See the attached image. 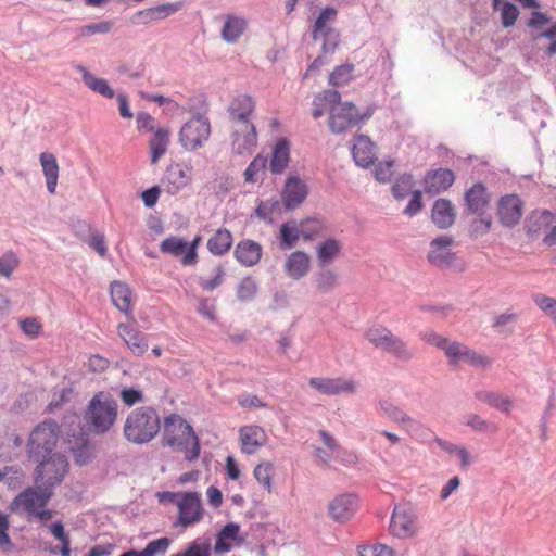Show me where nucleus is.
Here are the masks:
<instances>
[{
  "label": "nucleus",
  "instance_id": "nucleus-20",
  "mask_svg": "<svg viewBox=\"0 0 556 556\" xmlns=\"http://www.w3.org/2000/svg\"><path fill=\"white\" fill-rule=\"evenodd\" d=\"M454 240L451 236H441L430 242L428 260L434 266H448L454 261V253L451 248Z\"/></svg>",
  "mask_w": 556,
  "mask_h": 556
},
{
  "label": "nucleus",
  "instance_id": "nucleus-37",
  "mask_svg": "<svg viewBox=\"0 0 556 556\" xmlns=\"http://www.w3.org/2000/svg\"><path fill=\"white\" fill-rule=\"evenodd\" d=\"M111 299L121 312L128 314L131 311V290L126 283L114 281L111 285Z\"/></svg>",
  "mask_w": 556,
  "mask_h": 556
},
{
  "label": "nucleus",
  "instance_id": "nucleus-49",
  "mask_svg": "<svg viewBox=\"0 0 556 556\" xmlns=\"http://www.w3.org/2000/svg\"><path fill=\"white\" fill-rule=\"evenodd\" d=\"M533 302L556 326V299L538 293L533 296Z\"/></svg>",
  "mask_w": 556,
  "mask_h": 556
},
{
  "label": "nucleus",
  "instance_id": "nucleus-45",
  "mask_svg": "<svg viewBox=\"0 0 556 556\" xmlns=\"http://www.w3.org/2000/svg\"><path fill=\"white\" fill-rule=\"evenodd\" d=\"M478 400L489 404L490 406L498 409L502 413L508 414L513 407L510 399L492 392H479L477 393Z\"/></svg>",
  "mask_w": 556,
  "mask_h": 556
},
{
  "label": "nucleus",
  "instance_id": "nucleus-57",
  "mask_svg": "<svg viewBox=\"0 0 556 556\" xmlns=\"http://www.w3.org/2000/svg\"><path fill=\"white\" fill-rule=\"evenodd\" d=\"M466 424L470 426L473 430L479 432H496L498 430L497 426L491 421H488L481 418L479 415H470L467 418Z\"/></svg>",
  "mask_w": 556,
  "mask_h": 556
},
{
  "label": "nucleus",
  "instance_id": "nucleus-3",
  "mask_svg": "<svg viewBox=\"0 0 556 556\" xmlns=\"http://www.w3.org/2000/svg\"><path fill=\"white\" fill-rule=\"evenodd\" d=\"M117 416V401L111 393L100 391L90 400L84 418L91 432L102 434L112 429Z\"/></svg>",
  "mask_w": 556,
  "mask_h": 556
},
{
  "label": "nucleus",
  "instance_id": "nucleus-21",
  "mask_svg": "<svg viewBox=\"0 0 556 556\" xmlns=\"http://www.w3.org/2000/svg\"><path fill=\"white\" fill-rule=\"evenodd\" d=\"M307 192V186L303 180L296 176L289 177L282 191V200L286 207H296L306 199Z\"/></svg>",
  "mask_w": 556,
  "mask_h": 556
},
{
  "label": "nucleus",
  "instance_id": "nucleus-52",
  "mask_svg": "<svg viewBox=\"0 0 556 556\" xmlns=\"http://www.w3.org/2000/svg\"><path fill=\"white\" fill-rule=\"evenodd\" d=\"M225 269L222 265H217L212 268V275L210 278L201 277L200 286L205 291H213L223 282Z\"/></svg>",
  "mask_w": 556,
  "mask_h": 556
},
{
  "label": "nucleus",
  "instance_id": "nucleus-24",
  "mask_svg": "<svg viewBox=\"0 0 556 556\" xmlns=\"http://www.w3.org/2000/svg\"><path fill=\"white\" fill-rule=\"evenodd\" d=\"M352 154L355 163L361 167L370 166L376 156V146L368 136L359 135L355 138V143L352 148Z\"/></svg>",
  "mask_w": 556,
  "mask_h": 556
},
{
  "label": "nucleus",
  "instance_id": "nucleus-39",
  "mask_svg": "<svg viewBox=\"0 0 556 556\" xmlns=\"http://www.w3.org/2000/svg\"><path fill=\"white\" fill-rule=\"evenodd\" d=\"M245 27L247 22L244 18L235 15H227L222 29V37L227 42H236L245 30Z\"/></svg>",
  "mask_w": 556,
  "mask_h": 556
},
{
  "label": "nucleus",
  "instance_id": "nucleus-4",
  "mask_svg": "<svg viewBox=\"0 0 556 556\" xmlns=\"http://www.w3.org/2000/svg\"><path fill=\"white\" fill-rule=\"evenodd\" d=\"M52 497V490L40 486L27 488L21 492L10 504V509L16 514H27L46 522L53 518L54 511L46 509V505Z\"/></svg>",
  "mask_w": 556,
  "mask_h": 556
},
{
  "label": "nucleus",
  "instance_id": "nucleus-48",
  "mask_svg": "<svg viewBox=\"0 0 556 556\" xmlns=\"http://www.w3.org/2000/svg\"><path fill=\"white\" fill-rule=\"evenodd\" d=\"M302 239L305 241L314 240L324 231V224L317 218H306L299 222Z\"/></svg>",
  "mask_w": 556,
  "mask_h": 556
},
{
  "label": "nucleus",
  "instance_id": "nucleus-35",
  "mask_svg": "<svg viewBox=\"0 0 556 556\" xmlns=\"http://www.w3.org/2000/svg\"><path fill=\"white\" fill-rule=\"evenodd\" d=\"M555 223V213L547 210H535L530 214L527 220V229L529 233L536 235L546 231Z\"/></svg>",
  "mask_w": 556,
  "mask_h": 556
},
{
  "label": "nucleus",
  "instance_id": "nucleus-11",
  "mask_svg": "<svg viewBox=\"0 0 556 556\" xmlns=\"http://www.w3.org/2000/svg\"><path fill=\"white\" fill-rule=\"evenodd\" d=\"M390 533L399 539H412L418 531V517L415 508L409 504L396 505L390 520Z\"/></svg>",
  "mask_w": 556,
  "mask_h": 556
},
{
  "label": "nucleus",
  "instance_id": "nucleus-62",
  "mask_svg": "<svg viewBox=\"0 0 556 556\" xmlns=\"http://www.w3.org/2000/svg\"><path fill=\"white\" fill-rule=\"evenodd\" d=\"M359 556H394V551L384 544L366 545L359 549Z\"/></svg>",
  "mask_w": 556,
  "mask_h": 556
},
{
  "label": "nucleus",
  "instance_id": "nucleus-6",
  "mask_svg": "<svg viewBox=\"0 0 556 556\" xmlns=\"http://www.w3.org/2000/svg\"><path fill=\"white\" fill-rule=\"evenodd\" d=\"M59 439V426L52 420H46L38 425L30 433L27 444V453L30 458L40 460L52 455Z\"/></svg>",
  "mask_w": 556,
  "mask_h": 556
},
{
  "label": "nucleus",
  "instance_id": "nucleus-17",
  "mask_svg": "<svg viewBox=\"0 0 556 556\" xmlns=\"http://www.w3.org/2000/svg\"><path fill=\"white\" fill-rule=\"evenodd\" d=\"M239 440L242 453L254 454L258 448L266 445L268 437L261 426L249 425L240 427Z\"/></svg>",
  "mask_w": 556,
  "mask_h": 556
},
{
  "label": "nucleus",
  "instance_id": "nucleus-36",
  "mask_svg": "<svg viewBox=\"0 0 556 556\" xmlns=\"http://www.w3.org/2000/svg\"><path fill=\"white\" fill-rule=\"evenodd\" d=\"M341 96L337 90H325L318 93L313 100V117H321L327 110L331 113V108L339 104Z\"/></svg>",
  "mask_w": 556,
  "mask_h": 556
},
{
  "label": "nucleus",
  "instance_id": "nucleus-19",
  "mask_svg": "<svg viewBox=\"0 0 556 556\" xmlns=\"http://www.w3.org/2000/svg\"><path fill=\"white\" fill-rule=\"evenodd\" d=\"M500 222L507 227L519 223L522 216V201L516 194L502 197L497 204Z\"/></svg>",
  "mask_w": 556,
  "mask_h": 556
},
{
  "label": "nucleus",
  "instance_id": "nucleus-50",
  "mask_svg": "<svg viewBox=\"0 0 556 556\" xmlns=\"http://www.w3.org/2000/svg\"><path fill=\"white\" fill-rule=\"evenodd\" d=\"M353 71L352 64L337 66L329 76L330 85L338 87L348 84L353 77Z\"/></svg>",
  "mask_w": 556,
  "mask_h": 556
},
{
  "label": "nucleus",
  "instance_id": "nucleus-63",
  "mask_svg": "<svg viewBox=\"0 0 556 556\" xmlns=\"http://www.w3.org/2000/svg\"><path fill=\"white\" fill-rule=\"evenodd\" d=\"M393 165L392 161L380 162L374 170L375 178L380 182L390 181L393 176Z\"/></svg>",
  "mask_w": 556,
  "mask_h": 556
},
{
  "label": "nucleus",
  "instance_id": "nucleus-27",
  "mask_svg": "<svg viewBox=\"0 0 556 556\" xmlns=\"http://www.w3.org/2000/svg\"><path fill=\"white\" fill-rule=\"evenodd\" d=\"M117 333L135 355H142L148 350L144 336L135 327L122 323L117 326Z\"/></svg>",
  "mask_w": 556,
  "mask_h": 556
},
{
  "label": "nucleus",
  "instance_id": "nucleus-60",
  "mask_svg": "<svg viewBox=\"0 0 556 556\" xmlns=\"http://www.w3.org/2000/svg\"><path fill=\"white\" fill-rule=\"evenodd\" d=\"M9 526L8 516L0 514V551L4 553L11 552L13 547L8 534Z\"/></svg>",
  "mask_w": 556,
  "mask_h": 556
},
{
  "label": "nucleus",
  "instance_id": "nucleus-1",
  "mask_svg": "<svg viewBox=\"0 0 556 556\" xmlns=\"http://www.w3.org/2000/svg\"><path fill=\"white\" fill-rule=\"evenodd\" d=\"M162 443L182 452L188 462H193L200 456L198 435L191 425L178 414L164 417Z\"/></svg>",
  "mask_w": 556,
  "mask_h": 556
},
{
  "label": "nucleus",
  "instance_id": "nucleus-40",
  "mask_svg": "<svg viewBox=\"0 0 556 556\" xmlns=\"http://www.w3.org/2000/svg\"><path fill=\"white\" fill-rule=\"evenodd\" d=\"M77 68L81 73L83 81L88 86L89 89L109 99L114 97V91L105 79L96 77L84 66H78Z\"/></svg>",
  "mask_w": 556,
  "mask_h": 556
},
{
  "label": "nucleus",
  "instance_id": "nucleus-56",
  "mask_svg": "<svg viewBox=\"0 0 556 556\" xmlns=\"http://www.w3.org/2000/svg\"><path fill=\"white\" fill-rule=\"evenodd\" d=\"M413 185L414 181L410 175H403L400 178H397L392 187L394 198L399 200L404 199L412 190Z\"/></svg>",
  "mask_w": 556,
  "mask_h": 556
},
{
  "label": "nucleus",
  "instance_id": "nucleus-33",
  "mask_svg": "<svg viewBox=\"0 0 556 556\" xmlns=\"http://www.w3.org/2000/svg\"><path fill=\"white\" fill-rule=\"evenodd\" d=\"M455 208L450 200L439 199L434 202L431 218L439 228L451 227L455 222Z\"/></svg>",
  "mask_w": 556,
  "mask_h": 556
},
{
  "label": "nucleus",
  "instance_id": "nucleus-47",
  "mask_svg": "<svg viewBox=\"0 0 556 556\" xmlns=\"http://www.w3.org/2000/svg\"><path fill=\"white\" fill-rule=\"evenodd\" d=\"M380 407L384 414L389 416V418L402 426L410 425L414 422V419L408 416L401 407L389 401H381Z\"/></svg>",
  "mask_w": 556,
  "mask_h": 556
},
{
  "label": "nucleus",
  "instance_id": "nucleus-30",
  "mask_svg": "<svg viewBox=\"0 0 556 556\" xmlns=\"http://www.w3.org/2000/svg\"><path fill=\"white\" fill-rule=\"evenodd\" d=\"M172 131L168 127H157L149 139L151 164L155 165L167 152Z\"/></svg>",
  "mask_w": 556,
  "mask_h": 556
},
{
  "label": "nucleus",
  "instance_id": "nucleus-14",
  "mask_svg": "<svg viewBox=\"0 0 556 556\" xmlns=\"http://www.w3.org/2000/svg\"><path fill=\"white\" fill-rule=\"evenodd\" d=\"M192 167L182 163L170 164L162 179L164 190L174 195L186 188L192 179Z\"/></svg>",
  "mask_w": 556,
  "mask_h": 556
},
{
  "label": "nucleus",
  "instance_id": "nucleus-7",
  "mask_svg": "<svg viewBox=\"0 0 556 556\" xmlns=\"http://www.w3.org/2000/svg\"><path fill=\"white\" fill-rule=\"evenodd\" d=\"M211 136V124L204 116L197 115L186 122L178 134V140L187 151L201 149Z\"/></svg>",
  "mask_w": 556,
  "mask_h": 556
},
{
  "label": "nucleus",
  "instance_id": "nucleus-15",
  "mask_svg": "<svg viewBox=\"0 0 556 556\" xmlns=\"http://www.w3.org/2000/svg\"><path fill=\"white\" fill-rule=\"evenodd\" d=\"M257 147V132L254 124L235 126L232 150L239 155H250Z\"/></svg>",
  "mask_w": 556,
  "mask_h": 556
},
{
  "label": "nucleus",
  "instance_id": "nucleus-44",
  "mask_svg": "<svg viewBox=\"0 0 556 556\" xmlns=\"http://www.w3.org/2000/svg\"><path fill=\"white\" fill-rule=\"evenodd\" d=\"M160 251L182 258L188 251V242L180 237L170 236L161 242Z\"/></svg>",
  "mask_w": 556,
  "mask_h": 556
},
{
  "label": "nucleus",
  "instance_id": "nucleus-13",
  "mask_svg": "<svg viewBox=\"0 0 556 556\" xmlns=\"http://www.w3.org/2000/svg\"><path fill=\"white\" fill-rule=\"evenodd\" d=\"M371 111L368 110L365 114H359L358 110L353 103H340L331 108L329 117V127L332 132L341 134L346 129L353 127L357 123L369 118Z\"/></svg>",
  "mask_w": 556,
  "mask_h": 556
},
{
  "label": "nucleus",
  "instance_id": "nucleus-23",
  "mask_svg": "<svg viewBox=\"0 0 556 556\" xmlns=\"http://www.w3.org/2000/svg\"><path fill=\"white\" fill-rule=\"evenodd\" d=\"M243 539L240 536V526L235 522H229L218 532L214 551L217 554L228 553L233 546L241 545Z\"/></svg>",
  "mask_w": 556,
  "mask_h": 556
},
{
  "label": "nucleus",
  "instance_id": "nucleus-10",
  "mask_svg": "<svg viewBox=\"0 0 556 556\" xmlns=\"http://www.w3.org/2000/svg\"><path fill=\"white\" fill-rule=\"evenodd\" d=\"M366 339L376 348L393 354L397 358L408 359L413 356L407 343L394 336L386 327H371L365 333Z\"/></svg>",
  "mask_w": 556,
  "mask_h": 556
},
{
  "label": "nucleus",
  "instance_id": "nucleus-31",
  "mask_svg": "<svg viewBox=\"0 0 556 556\" xmlns=\"http://www.w3.org/2000/svg\"><path fill=\"white\" fill-rule=\"evenodd\" d=\"M233 254L236 260L243 266H253L262 257V247L253 240H242L236 245Z\"/></svg>",
  "mask_w": 556,
  "mask_h": 556
},
{
  "label": "nucleus",
  "instance_id": "nucleus-53",
  "mask_svg": "<svg viewBox=\"0 0 556 556\" xmlns=\"http://www.w3.org/2000/svg\"><path fill=\"white\" fill-rule=\"evenodd\" d=\"M23 477V471L15 467H5L0 471V481L5 482L9 488L13 489L22 484Z\"/></svg>",
  "mask_w": 556,
  "mask_h": 556
},
{
  "label": "nucleus",
  "instance_id": "nucleus-2",
  "mask_svg": "<svg viewBox=\"0 0 556 556\" xmlns=\"http://www.w3.org/2000/svg\"><path fill=\"white\" fill-rule=\"evenodd\" d=\"M160 429L161 418L156 409L151 406H141L127 415L123 434L129 443L143 445L156 438Z\"/></svg>",
  "mask_w": 556,
  "mask_h": 556
},
{
  "label": "nucleus",
  "instance_id": "nucleus-51",
  "mask_svg": "<svg viewBox=\"0 0 556 556\" xmlns=\"http://www.w3.org/2000/svg\"><path fill=\"white\" fill-rule=\"evenodd\" d=\"M274 467L271 463L265 462L258 464L254 468V477L258 483H261L267 492H271V479H273Z\"/></svg>",
  "mask_w": 556,
  "mask_h": 556
},
{
  "label": "nucleus",
  "instance_id": "nucleus-46",
  "mask_svg": "<svg viewBox=\"0 0 556 556\" xmlns=\"http://www.w3.org/2000/svg\"><path fill=\"white\" fill-rule=\"evenodd\" d=\"M266 166L267 157L262 154H257L243 173L244 181L250 184L256 182L261 175L264 174Z\"/></svg>",
  "mask_w": 556,
  "mask_h": 556
},
{
  "label": "nucleus",
  "instance_id": "nucleus-12",
  "mask_svg": "<svg viewBox=\"0 0 556 556\" xmlns=\"http://www.w3.org/2000/svg\"><path fill=\"white\" fill-rule=\"evenodd\" d=\"M204 513L201 495L197 492H186L178 503L175 525L184 529L192 527L203 519Z\"/></svg>",
  "mask_w": 556,
  "mask_h": 556
},
{
  "label": "nucleus",
  "instance_id": "nucleus-26",
  "mask_svg": "<svg viewBox=\"0 0 556 556\" xmlns=\"http://www.w3.org/2000/svg\"><path fill=\"white\" fill-rule=\"evenodd\" d=\"M467 210L471 214L483 215L490 204V195L483 184H475L466 193Z\"/></svg>",
  "mask_w": 556,
  "mask_h": 556
},
{
  "label": "nucleus",
  "instance_id": "nucleus-58",
  "mask_svg": "<svg viewBox=\"0 0 556 556\" xmlns=\"http://www.w3.org/2000/svg\"><path fill=\"white\" fill-rule=\"evenodd\" d=\"M121 400L126 406H134L137 403L144 402V395L141 390L134 388H123L121 390Z\"/></svg>",
  "mask_w": 556,
  "mask_h": 556
},
{
  "label": "nucleus",
  "instance_id": "nucleus-18",
  "mask_svg": "<svg viewBox=\"0 0 556 556\" xmlns=\"http://www.w3.org/2000/svg\"><path fill=\"white\" fill-rule=\"evenodd\" d=\"M308 384L316 391L326 395H337L341 393H354L356 387L353 380L344 378H311Z\"/></svg>",
  "mask_w": 556,
  "mask_h": 556
},
{
  "label": "nucleus",
  "instance_id": "nucleus-43",
  "mask_svg": "<svg viewBox=\"0 0 556 556\" xmlns=\"http://www.w3.org/2000/svg\"><path fill=\"white\" fill-rule=\"evenodd\" d=\"M341 244L336 239H327L320 242L316 248V254L321 265L329 264L339 256Z\"/></svg>",
  "mask_w": 556,
  "mask_h": 556
},
{
  "label": "nucleus",
  "instance_id": "nucleus-61",
  "mask_svg": "<svg viewBox=\"0 0 556 556\" xmlns=\"http://www.w3.org/2000/svg\"><path fill=\"white\" fill-rule=\"evenodd\" d=\"M519 15L517 7L505 2L501 9V20L504 27H510L515 24Z\"/></svg>",
  "mask_w": 556,
  "mask_h": 556
},
{
  "label": "nucleus",
  "instance_id": "nucleus-16",
  "mask_svg": "<svg viewBox=\"0 0 556 556\" xmlns=\"http://www.w3.org/2000/svg\"><path fill=\"white\" fill-rule=\"evenodd\" d=\"M358 508V498L351 493L337 495L328 504V513L337 522H345L354 516Z\"/></svg>",
  "mask_w": 556,
  "mask_h": 556
},
{
  "label": "nucleus",
  "instance_id": "nucleus-32",
  "mask_svg": "<svg viewBox=\"0 0 556 556\" xmlns=\"http://www.w3.org/2000/svg\"><path fill=\"white\" fill-rule=\"evenodd\" d=\"M181 8L182 4L179 2L164 3L156 7L148 8L146 10L137 12V23L149 24L152 22L164 20L178 12Z\"/></svg>",
  "mask_w": 556,
  "mask_h": 556
},
{
  "label": "nucleus",
  "instance_id": "nucleus-9",
  "mask_svg": "<svg viewBox=\"0 0 556 556\" xmlns=\"http://www.w3.org/2000/svg\"><path fill=\"white\" fill-rule=\"evenodd\" d=\"M338 11L327 7L321 10L312 27V37L315 41L323 40L321 49L325 53L333 52L339 43V34L332 27Z\"/></svg>",
  "mask_w": 556,
  "mask_h": 556
},
{
  "label": "nucleus",
  "instance_id": "nucleus-22",
  "mask_svg": "<svg viewBox=\"0 0 556 556\" xmlns=\"http://www.w3.org/2000/svg\"><path fill=\"white\" fill-rule=\"evenodd\" d=\"M455 180L454 173L448 168H439L427 174L425 177V192L437 194L447 190Z\"/></svg>",
  "mask_w": 556,
  "mask_h": 556
},
{
  "label": "nucleus",
  "instance_id": "nucleus-42",
  "mask_svg": "<svg viewBox=\"0 0 556 556\" xmlns=\"http://www.w3.org/2000/svg\"><path fill=\"white\" fill-rule=\"evenodd\" d=\"M170 545L168 538H160L149 542L142 551L129 549L119 556H157L164 555Z\"/></svg>",
  "mask_w": 556,
  "mask_h": 556
},
{
  "label": "nucleus",
  "instance_id": "nucleus-64",
  "mask_svg": "<svg viewBox=\"0 0 556 556\" xmlns=\"http://www.w3.org/2000/svg\"><path fill=\"white\" fill-rule=\"evenodd\" d=\"M173 556H211V552L207 544L190 543L182 553Z\"/></svg>",
  "mask_w": 556,
  "mask_h": 556
},
{
  "label": "nucleus",
  "instance_id": "nucleus-41",
  "mask_svg": "<svg viewBox=\"0 0 556 556\" xmlns=\"http://www.w3.org/2000/svg\"><path fill=\"white\" fill-rule=\"evenodd\" d=\"M279 238L281 249L293 248L299 239L302 238L299 223L295 220L283 223L280 226Z\"/></svg>",
  "mask_w": 556,
  "mask_h": 556
},
{
  "label": "nucleus",
  "instance_id": "nucleus-5",
  "mask_svg": "<svg viewBox=\"0 0 556 556\" xmlns=\"http://www.w3.org/2000/svg\"><path fill=\"white\" fill-rule=\"evenodd\" d=\"M420 337L427 343L443 350L451 365H456L460 362L468 363L473 366H486L490 364L486 356L476 353L473 350L459 342L450 341L435 332L426 331L421 333Z\"/></svg>",
  "mask_w": 556,
  "mask_h": 556
},
{
  "label": "nucleus",
  "instance_id": "nucleus-8",
  "mask_svg": "<svg viewBox=\"0 0 556 556\" xmlns=\"http://www.w3.org/2000/svg\"><path fill=\"white\" fill-rule=\"evenodd\" d=\"M42 460L36 468V484L52 490L53 486L60 484L67 473V459L61 454H52Z\"/></svg>",
  "mask_w": 556,
  "mask_h": 556
},
{
  "label": "nucleus",
  "instance_id": "nucleus-54",
  "mask_svg": "<svg viewBox=\"0 0 556 556\" xmlns=\"http://www.w3.org/2000/svg\"><path fill=\"white\" fill-rule=\"evenodd\" d=\"M20 327L23 333L31 339H36L42 331V324L36 317L24 318L20 321Z\"/></svg>",
  "mask_w": 556,
  "mask_h": 556
},
{
  "label": "nucleus",
  "instance_id": "nucleus-28",
  "mask_svg": "<svg viewBox=\"0 0 556 556\" xmlns=\"http://www.w3.org/2000/svg\"><path fill=\"white\" fill-rule=\"evenodd\" d=\"M255 109L254 101L248 94H240L229 106L230 119L236 126H242L244 123H251L250 116Z\"/></svg>",
  "mask_w": 556,
  "mask_h": 556
},
{
  "label": "nucleus",
  "instance_id": "nucleus-29",
  "mask_svg": "<svg viewBox=\"0 0 556 556\" xmlns=\"http://www.w3.org/2000/svg\"><path fill=\"white\" fill-rule=\"evenodd\" d=\"M285 273L292 279L299 280L311 269V257L302 251L292 252L283 265Z\"/></svg>",
  "mask_w": 556,
  "mask_h": 556
},
{
  "label": "nucleus",
  "instance_id": "nucleus-55",
  "mask_svg": "<svg viewBox=\"0 0 556 556\" xmlns=\"http://www.w3.org/2000/svg\"><path fill=\"white\" fill-rule=\"evenodd\" d=\"M338 281V276L332 270H325L318 274L315 283L320 292L332 290Z\"/></svg>",
  "mask_w": 556,
  "mask_h": 556
},
{
  "label": "nucleus",
  "instance_id": "nucleus-38",
  "mask_svg": "<svg viewBox=\"0 0 556 556\" xmlns=\"http://www.w3.org/2000/svg\"><path fill=\"white\" fill-rule=\"evenodd\" d=\"M232 241V235L228 229H218L207 240V250L214 255H224L230 250Z\"/></svg>",
  "mask_w": 556,
  "mask_h": 556
},
{
  "label": "nucleus",
  "instance_id": "nucleus-34",
  "mask_svg": "<svg viewBox=\"0 0 556 556\" xmlns=\"http://www.w3.org/2000/svg\"><path fill=\"white\" fill-rule=\"evenodd\" d=\"M39 162L46 178V185L49 193L54 194L59 179V164L54 154L42 152L39 155Z\"/></svg>",
  "mask_w": 556,
  "mask_h": 556
},
{
  "label": "nucleus",
  "instance_id": "nucleus-25",
  "mask_svg": "<svg viewBox=\"0 0 556 556\" xmlns=\"http://www.w3.org/2000/svg\"><path fill=\"white\" fill-rule=\"evenodd\" d=\"M290 142L287 138H279L271 149L269 170L274 175L282 174L290 163Z\"/></svg>",
  "mask_w": 556,
  "mask_h": 556
},
{
  "label": "nucleus",
  "instance_id": "nucleus-59",
  "mask_svg": "<svg viewBox=\"0 0 556 556\" xmlns=\"http://www.w3.org/2000/svg\"><path fill=\"white\" fill-rule=\"evenodd\" d=\"M479 217L475 218L470 226V232L475 237H480L489 232L491 229V218L490 216L478 215Z\"/></svg>",
  "mask_w": 556,
  "mask_h": 556
}]
</instances>
